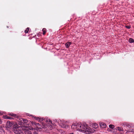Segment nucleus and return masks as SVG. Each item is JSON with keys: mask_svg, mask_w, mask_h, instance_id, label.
I'll list each match as a JSON object with an SVG mask.
<instances>
[{"mask_svg": "<svg viewBox=\"0 0 134 134\" xmlns=\"http://www.w3.org/2000/svg\"><path fill=\"white\" fill-rule=\"evenodd\" d=\"M44 118H40V121H43V120H44Z\"/></svg>", "mask_w": 134, "mask_h": 134, "instance_id": "bb28decb", "label": "nucleus"}, {"mask_svg": "<svg viewBox=\"0 0 134 134\" xmlns=\"http://www.w3.org/2000/svg\"><path fill=\"white\" fill-rule=\"evenodd\" d=\"M21 122L23 121L24 123H25V124H26L28 122V121L27 119H25L23 118L21 119Z\"/></svg>", "mask_w": 134, "mask_h": 134, "instance_id": "1a4fd4ad", "label": "nucleus"}, {"mask_svg": "<svg viewBox=\"0 0 134 134\" xmlns=\"http://www.w3.org/2000/svg\"><path fill=\"white\" fill-rule=\"evenodd\" d=\"M24 132L25 134H33L32 132L29 130H26L24 131Z\"/></svg>", "mask_w": 134, "mask_h": 134, "instance_id": "0eeeda50", "label": "nucleus"}, {"mask_svg": "<svg viewBox=\"0 0 134 134\" xmlns=\"http://www.w3.org/2000/svg\"><path fill=\"white\" fill-rule=\"evenodd\" d=\"M35 118L36 120H39L40 121V118L38 117H36Z\"/></svg>", "mask_w": 134, "mask_h": 134, "instance_id": "b1692460", "label": "nucleus"}, {"mask_svg": "<svg viewBox=\"0 0 134 134\" xmlns=\"http://www.w3.org/2000/svg\"><path fill=\"white\" fill-rule=\"evenodd\" d=\"M71 42H67L65 44V46L66 48L69 47L70 46V45L71 44Z\"/></svg>", "mask_w": 134, "mask_h": 134, "instance_id": "9d476101", "label": "nucleus"}, {"mask_svg": "<svg viewBox=\"0 0 134 134\" xmlns=\"http://www.w3.org/2000/svg\"><path fill=\"white\" fill-rule=\"evenodd\" d=\"M81 125L82 124L80 123H74L72 125L71 128L72 129H76V130L79 129V130H81Z\"/></svg>", "mask_w": 134, "mask_h": 134, "instance_id": "f257e3e1", "label": "nucleus"}, {"mask_svg": "<svg viewBox=\"0 0 134 134\" xmlns=\"http://www.w3.org/2000/svg\"><path fill=\"white\" fill-rule=\"evenodd\" d=\"M46 29H45V28H43L42 30V31L43 32V35H44L45 34H46Z\"/></svg>", "mask_w": 134, "mask_h": 134, "instance_id": "2eb2a0df", "label": "nucleus"}, {"mask_svg": "<svg viewBox=\"0 0 134 134\" xmlns=\"http://www.w3.org/2000/svg\"><path fill=\"white\" fill-rule=\"evenodd\" d=\"M44 121L49 124L52 123V121L49 119H44Z\"/></svg>", "mask_w": 134, "mask_h": 134, "instance_id": "6e6552de", "label": "nucleus"}, {"mask_svg": "<svg viewBox=\"0 0 134 134\" xmlns=\"http://www.w3.org/2000/svg\"><path fill=\"white\" fill-rule=\"evenodd\" d=\"M5 117L4 118L5 119H13V118H12V117L8 116L7 115H6L5 116H4Z\"/></svg>", "mask_w": 134, "mask_h": 134, "instance_id": "4468645a", "label": "nucleus"}, {"mask_svg": "<svg viewBox=\"0 0 134 134\" xmlns=\"http://www.w3.org/2000/svg\"><path fill=\"white\" fill-rule=\"evenodd\" d=\"M109 127L111 129H113L114 127V126L113 125H110L109 126Z\"/></svg>", "mask_w": 134, "mask_h": 134, "instance_id": "6ab92c4d", "label": "nucleus"}, {"mask_svg": "<svg viewBox=\"0 0 134 134\" xmlns=\"http://www.w3.org/2000/svg\"><path fill=\"white\" fill-rule=\"evenodd\" d=\"M33 133V134H38L37 132H34Z\"/></svg>", "mask_w": 134, "mask_h": 134, "instance_id": "a878e982", "label": "nucleus"}, {"mask_svg": "<svg viewBox=\"0 0 134 134\" xmlns=\"http://www.w3.org/2000/svg\"><path fill=\"white\" fill-rule=\"evenodd\" d=\"M0 131L2 133H3L4 132V130L3 129L2 127H0Z\"/></svg>", "mask_w": 134, "mask_h": 134, "instance_id": "dca6fc26", "label": "nucleus"}, {"mask_svg": "<svg viewBox=\"0 0 134 134\" xmlns=\"http://www.w3.org/2000/svg\"><path fill=\"white\" fill-rule=\"evenodd\" d=\"M125 125L127 126L128 127H130V126L129 125H128L127 124H126Z\"/></svg>", "mask_w": 134, "mask_h": 134, "instance_id": "cd10ccee", "label": "nucleus"}, {"mask_svg": "<svg viewBox=\"0 0 134 134\" xmlns=\"http://www.w3.org/2000/svg\"><path fill=\"white\" fill-rule=\"evenodd\" d=\"M118 129V130L119 131H122V129L121 128V127H117Z\"/></svg>", "mask_w": 134, "mask_h": 134, "instance_id": "412c9836", "label": "nucleus"}, {"mask_svg": "<svg viewBox=\"0 0 134 134\" xmlns=\"http://www.w3.org/2000/svg\"><path fill=\"white\" fill-rule=\"evenodd\" d=\"M32 123L33 125H35V126H36L37 123H36L35 122L32 121Z\"/></svg>", "mask_w": 134, "mask_h": 134, "instance_id": "4be33fe9", "label": "nucleus"}, {"mask_svg": "<svg viewBox=\"0 0 134 134\" xmlns=\"http://www.w3.org/2000/svg\"><path fill=\"white\" fill-rule=\"evenodd\" d=\"M131 132H134V129H133L131 131Z\"/></svg>", "mask_w": 134, "mask_h": 134, "instance_id": "7c9ffc66", "label": "nucleus"}, {"mask_svg": "<svg viewBox=\"0 0 134 134\" xmlns=\"http://www.w3.org/2000/svg\"><path fill=\"white\" fill-rule=\"evenodd\" d=\"M9 115L15 118H17L18 116L16 114L12 113H10L9 114Z\"/></svg>", "mask_w": 134, "mask_h": 134, "instance_id": "9b49d317", "label": "nucleus"}, {"mask_svg": "<svg viewBox=\"0 0 134 134\" xmlns=\"http://www.w3.org/2000/svg\"><path fill=\"white\" fill-rule=\"evenodd\" d=\"M29 28L27 27L25 31V33H27L29 31Z\"/></svg>", "mask_w": 134, "mask_h": 134, "instance_id": "a211bd4d", "label": "nucleus"}, {"mask_svg": "<svg viewBox=\"0 0 134 134\" xmlns=\"http://www.w3.org/2000/svg\"><path fill=\"white\" fill-rule=\"evenodd\" d=\"M126 28H128V29H130V26H126Z\"/></svg>", "mask_w": 134, "mask_h": 134, "instance_id": "393cba45", "label": "nucleus"}, {"mask_svg": "<svg viewBox=\"0 0 134 134\" xmlns=\"http://www.w3.org/2000/svg\"><path fill=\"white\" fill-rule=\"evenodd\" d=\"M99 125L101 128H105L106 127V125L104 123L102 122H99Z\"/></svg>", "mask_w": 134, "mask_h": 134, "instance_id": "20e7f679", "label": "nucleus"}, {"mask_svg": "<svg viewBox=\"0 0 134 134\" xmlns=\"http://www.w3.org/2000/svg\"><path fill=\"white\" fill-rule=\"evenodd\" d=\"M67 126H67L66 125H63L62 126V127L63 128H66V127Z\"/></svg>", "mask_w": 134, "mask_h": 134, "instance_id": "5701e85b", "label": "nucleus"}, {"mask_svg": "<svg viewBox=\"0 0 134 134\" xmlns=\"http://www.w3.org/2000/svg\"><path fill=\"white\" fill-rule=\"evenodd\" d=\"M14 132L16 134H20V133L19 132L18 130V129L16 130L14 129Z\"/></svg>", "mask_w": 134, "mask_h": 134, "instance_id": "ddd939ff", "label": "nucleus"}, {"mask_svg": "<svg viewBox=\"0 0 134 134\" xmlns=\"http://www.w3.org/2000/svg\"><path fill=\"white\" fill-rule=\"evenodd\" d=\"M98 126V125L96 123H94L93 124V127L94 129L97 128Z\"/></svg>", "mask_w": 134, "mask_h": 134, "instance_id": "f8f14e48", "label": "nucleus"}, {"mask_svg": "<svg viewBox=\"0 0 134 134\" xmlns=\"http://www.w3.org/2000/svg\"><path fill=\"white\" fill-rule=\"evenodd\" d=\"M3 113L2 112L0 111V115H2L3 114Z\"/></svg>", "mask_w": 134, "mask_h": 134, "instance_id": "c85d7f7f", "label": "nucleus"}, {"mask_svg": "<svg viewBox=\"0 0 134 134\" xmlns=\"http://www.w3.org/2000/svg\"><path fill=\"white\" fill-rule=\"evenodd\" d=\"M129 42L130 43L134 42V40L132 38H130L129 40Z\"/></svg>", "mask_w": 134, "mask_h": 134, "instance_id": "f3484780", "label": "nucleus"}, {"mask_svg": "<svg viewBox=\"0 0 134 134\" xmlns=\"http://www.w3.org/2000/svg\"><path fill=\"white\" fill-rule=\"evenodd\" d=\"M84 132L87 134H90L91 133L92 130L91 128L89 127H87L86 129L85 130H84Z\"/></svg>", "mask_w": 134, "mask_h": 134, "instance_id": "f03ea898", "label": "nucleus"}, {"mask_svg": "<svg viewBox=\"0 0 134 134\" xmlns=\"http://www.w3.org/2000/svg\"><path fill=\"white\" fill-rule=\"evenodd\" d=\"M2 122V120H1V119H0V124H1Z\"/></svg>", "mask_w": 134, "mask_h": 134, "instance_id": "c756f323", "label": "nucleus"}, {"mask_svg": "<svg viewBox=\"0 0 134 134\" xmlns=\"http://www.w3.org/2000/svg\"><path fill=\"white\" fill-rule=\"evenodd\" d=\"M18 125H14L13 128H15V130L17 129L18 127Z\"/></svg>", "mask_w": 134, "mask_h": 134, "instance_id": "aec40b11", "label": "nucleus"}, {"mask_svg": "<svg viewBox=\"0 0 134 134\" xmlns=\"http://www.w3.org/2000/svg\"><path fill=\"white\" fill-rule=\"evenodd\" d=\"M88 126L86 125H81V131H82L83 132H84V130H85L87 129Z\"/></svg>", "mask_w": 134, "mask_h": 134, "instance_id": "7ed1b4c3", "label": "nucleus"}, {"mask_svg": "<svg viewBox=\"0 0 134 134\" xmlns=\"http://www.w3.org/2000/svg\"><path fill=\"white\" fill-rule=\"evenodd\" d=\"M108 131H110V130L109 129H108Z\"/></svg>", "mask_w": 134, "mask_h": 134, "instance_id": "473e14b6", "label": "nucleus"}, {"mask_svg": "<svg viewBox=\"0 0 134 134\" xmlns=\"http://www.w3.org/2000/svg\"><path fill=\"white\" fill-rule=\"evenodd\" d=\"M28 116H30V114H27V115Z\"/></svg>", "mask_w": 134, "mask_h": 134, "instance_id": "2f4dec72", "label": "nucleus"}, {"mask_svg": "<svg viewBox=\"0 0 134 134\" xmlns=\"http://www.w3.org/2000/svg\"><path fill=\"white\" fill-rule=\"evenodd\" d=\"M36 128L38 129H41L42 128H45V126H42L39 123H37V125H36Z\"/></svg>", "mask_w": 134, "mask_h": 134, "instance_id": "39448f33", "label": "nucleus"}, {"mask_svg": "<svg viewBox=\"0 0 134 134\" xmlns=\"http://www.w3.org/2000/svg\"><path fill=\"white\" fill-rule=\"evenodd\" d=\"M7 127L9 128L12 126V123L9 121H8L6 123Z\"/></svg>", "mask_w": 134, "mask_h": 134, "instance_id": "423d86ee", "label": "nucleus"}]
</instances>
